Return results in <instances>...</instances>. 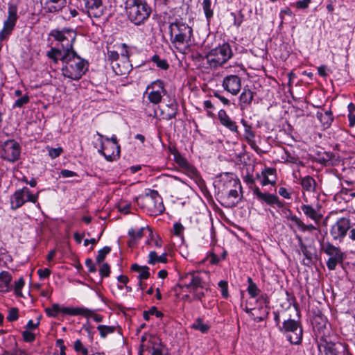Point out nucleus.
I'll return each instance as SVG.
<instances>
[{"mask_svg":"<svg viewBox=\"0 0 355 355\" xmlns=\"http://www.w3.org/2000/svg\"><path fill=\"white\" fill-rule=\"evenodd\" d=\"M170 40L173 45L180 52H184L188 49L193 30L186 23L175 21L170 24L169 27Z\"/></svg>","mask_w":355,"mask_h":355,"instance_id":"obj_1","label":"nucleus"},{"mask_svg":"<svg viewBox=\"0 0 355 355\" xmlns=\"http://www.w3.org/2000/svg\"><path fill=\"white\" fill-rule=\"evenodd\" d=\"M206 272H188L180 277V282L177 286L180 288H185L194 296L201 300L205 296V290H207V283L205 278L207 277Z\"/></svg>","mask_w":355,"mask_h":355,"instance_id":"obj_2","label":"nucleus"},{"mask_svg":"<svg viewBox=\"0 0 355 355\" xmlns=\"http://www.w3.org/2000/svg\"><path fill=\"white\" fill-rule=\"evenodd\" d=\"M62 69L64 76L71 80H79L87 71L88 62L77 55L76 52L66 53L62 58Z\"/></svg>","mask_w":355,"mask_h":355,"instance_id":"obj_3","label":"nucleus"},{"mask_svg":"<svg viewBox=\"0 0 355 355\" xmlns=\"http://www.w3.org/2000/svg\"><path fill=\"white\" fill-rule=\"evenodd\" d=\"M125 10L129 20L137 26L144 24L151 13V8L146 0H126Z\"/></svg>","mask_w":355,"mask_h":355,"instance_id":"obj_4","label":"nucleus"},{"mask_svg":"<svg viewBox=\"0 0 355 355\" xmlns=\"http://www.w3.org/2000/svg\"><path fill=\"white\" fill-rule=\"evenodd\" d=\"M136 201L141 209L151 216L160 215L165 210L162 198L155 190L148 189L144 195L137 198Z\"/></svg>","mask_w":355,"mask_h":355,"instance_id":"obj_5","label":"nucleus"},{"mask_svg":"<svg viewBox=\"0 0 355 355\" xmlns=\"http://www.w3.org/2000/svg\"><path fill=\"white\" fill-rule=\"evenodd\" d=\"M140 355H168L157 334H144L141 338Z\"/></svg>","mask_w":355,"mask_h":355,"instance_id":"obj_6","label":"nucleus"},{"mask_svg":"<svg viewBox=\"0 0 355 355\" xmlns=\"http://www.w3.org/2000/svg\"><path fill=\"white\" fill-rule=\"evenodd\" d=\"M232 55L230 46L225 43L211 49L206 55V59L209 66L215 69L223 65Z\"/></svg>","mask_w":355,"mask_h":355,"instance_id":"obj_7","label":"nucleus"},{"mask_svg":"<svg viewBox=\"0 0 355 355\" xmlns=\"http://www.w3.org/2000/svg\"><path fill=\"white\" fill-rule=\"evenodd\" d=\"M220 182H223V187L225 188L234 187V189H230L228 193L225 202L227 204L226 206L228 207L236 206L239 202V193L237 189H241L239 180L236 178L234 174L226 173L220 175Z\"/></svg>","mask_w":355,"mask_h":355,"instance_id":"obj_8","label":"nucleus"},{"mask_svg":"<svg viewBox=\"0 0 355 355\" xmlns=\"http://www.w3.org/2000/svg\"><path fill=\"white\" fill-rule=\"evenodd\" d=\"M50 35L60 44L64 51L66 53L76 52L73 50V45L77 33L74 30L70 28L53 30Z\"/></svg>","mask_w":355,"mask_h":355,"instance_id":"obj_9","label":"nucleus"},{"mask_svg":"<svg viewBox=\"0 0 355 355\" xmlns=\"http://www.w3.org/2000/svg\"><path fill=\"white\" fill-rule=\"evenodd\" d=\"M17 7L14 4H9L8 17L3 23V29L0 31V51L2 48L1 42L7 40L11 35L17 20Z\"/></svg>","mask_w":355,"mask_h":355,"instance_id":"obj_10","label":"nucleus"},{"mask_svg":"<svg viewBox=\"0 0 355 355\" xmlns=\"http://www.w3.org/2000/svg\"><path fill=\"white\" fill-rule=\"evenodd\" d=\"M97 135L101 139V148L98 150V153L103 155L107 161H112L116 157H119L120 147L117 145V138L115 136H112L111 138L106 137V141H111L112 144L105 146L102 139L103 135L96 132Z\"/></svg>","mask_w":355,"mask_h":355,"instance_id":"obj_11","label":"nucleus"},{"mask_svg":"<svg viewBox=\"0 0 355 355\" xmlns=\"http://www.w3.org/2000/svg\"><path fill=\"white\" fill-rule=\"evenodd\" d=\"M1 157L8 162H15L19 159L21 153L19 144L14 139H8L3 143Z\"/></svg>","mask_w":355,"mask_h":355,"instance_id":"obj_12","label":"nucleus"},{"mask_svg":"<svg viewBox=\"0 0 355 355\" xmlns=\"http://www.w3.org/2000/svg\"><path fill=\"white\" fill-rule=\"evenodd\" d=\"M145 94L148 95V99L153 104H158L162 101V97L166 94L164 83L161 80H156L148 85Z\"/></svg>","mask_w":355,"mask_h":355,"instance_id":"obj_13","label":"nucleus"},{"mask_svg":"<svg viewBox=\"0 0 355 355\" xmlns=\"http://www.w3.org/2000/svg\"><path fill=\"white\" fill-rule=\"evenodd\" d=\"M38 198L37 195L31 193L27 187L17 190L11 197V207L13 209H17L21 207L26 202H35Z\"/></svg>","mask_w":355,"mask_h":355,"instance_id":"obj_14","label":"nucleus"},{"mask_svg":"<svg viewBox=\"0 0 355 355\" xmlns=\"http://www.w3.org/2000/svg\"><path fill=\"white\" fill-rule=\"evenodd\" d=\"M46 314L51 317L56 316L58 313L62 312L64 314L69 315H89L92 313V311L85 308H71V307H62L61 308L58 304H53L51 307L46 308L45 310Z\"/></svg>","mask_w":355,"mask_h":355,"instance_id":"obj_15","label":"nucleus"},{"mask_svg":"<svg viewBox=\"0 0 355 355\" xmlns=\"http://www.w3.org/2000/svg\"><path fill=\"white\" fill-rule=\"evenodd\" d=\"M80 3L89 17L100 18L104 14L102 0H80Z\"/></svg>","mask_w":355,"mask_h":355,"instance_id":"obj_16","label":"nucleus"},{"mask_svg":"<svg viewBox=\"0 0 355 355\" xmlns=\"http://www.w3.org/2000/svg\"><path fill=\"white\" fill-rule=\"evenodd\" d=\"M113 71L117 76H126L132 70V64L129 60L128 51L121 53V59L118 62H114L111 65Z\"/></svg>","mask_w":355,"mask_h":355,"instance_id":"obj_17","label":"nucleus"},{"mask_svg":"<svg viewBox=\"0 0 355 355\" xmlns=\"http://www.w3.org/2000/svg\"><path fill=\"white\" fill-rule=\"evenodd\" d=\"M349 229L350 220L347 218H341L331 226L330 234L334 239H342Z\"/></svg>","mask_w":355,"mask_h":355,"instance_id":"obj_18","label":"nucleus"},{"mask_svg":"<svg viewBox=\"0 0 355 355\" xmlns=\"http://www.w3.org/2000/svg\"><path fill=\"white\" fill-rule=\"evenodd\" d=\"M222 86L225 91L236 96L241 89V80L238 76L229 75L223 78Z\"/></svg>","mask_w":355,"mask_h":355,"instance_id":"obj_19","label":"nucleus"},{"mask_svg":"<svg viewBox=\"0 0 355 355\" xmlns=\"http://www.w3.org/2000/svg\"><path fill=\"white\" fill-rule=\"evenodd\" d=\"M253 194L261 202H264L270 206L275 205L278 207H282L283 206L282 203L276 195L262 192L259 187L253 188Z\"/></svg>","mask_w":355,"mask_h":355,"instance_id":"obj_20","label":"nucleus"},{"mask_svg":"<svg viewBox=\"0 0 355 355\" xmlns=\"http://www.w3.org/2000/svg\"><path fill=\"white\" fill-rule=\"evenodd\" d=\"M320 208L321 207L319 205H317L315 208L308 204H304L301 206V209L304 214L307 218L313 220L317 225L320 224L323 217V215L320 211Z\"/></svg>","mask_w":355,"mask_h":355,"instance_id":"obj_21","label":"nucleus"},{"mask_svg":"<svg viewBox=\"0 0 355 355\" xmlns=\"http://www.w3.org/2000/svg\"><path fill=\"white\" fill-rule=\"evenodd\" d=\"M218 119L220 123L230 131L233 132H238V126L236 125V123L232 121L227 114L225 110H220L218 112Z\"/></svg>","mask_w":355,"mask_h":355,"instance_id":"obj_22","label":"nucleus"},{"mask_svg":"<svg viewBox=\"0 0 355 355\" xmlns=\"http://www.w3.org/2000/svg\"><path fill=\"white\" fill-rule=\"evenodd\" d=\"M253 98L254 92L248 88H243V92L239 96V106L241 110H245L250 106Z\"/></svg>","mask_w":355,"mask_h":355,"instance_id":"obj_23","label":"nucleus"},{"mask_svg":"<svg viewBox=\"0 0 355 355\" xmlns=\"http://www.w3.org/2000/svg\"><path fill=\"white\" fill-rule=\"evenodd\" d=\"M44 8L50 12H55L60 10L65 4V0H41Z\"/></svg>","mask_w":355,"mask_h":355,"instance_id":"obj_24","label":"nucleus"},{"mask_svg":"<svg viewBox=\"0 0 355 355\" xmlns=\"http://www.w3.org/2000/svg\"><path fill=\"white\" fill-rule=\"evenodd\" d=\"M316 116L324 129L329 128L334 120L331 110L318 111Z\"/></svg>","mask_w":355,"mask_h":355,"instance_id":"obj_25","label":"nucleus"},{"mask_svg":"<svg viewBox=\"0 0 355 355\" xmlns=\"http://www.w3.org/2000/svg\"><path fill=\"white\" fill-rule=\"evenodd\" d=\"M12 279V275L9 272L2 271L0 272V292L6 293L10 290Z\"/></svg>","mask_w":355,"mask_h":355,"instance_id":"obj_26","label":"nucleus"},{"mask_svg":"<svg viewBox=\"0 0 355 355\" xmlns=\"http://www.w3.org/2000/svg\"><path fill=\"white\" fill-rule=\"evenodd\" d=\"M282 329L286 332H295L299 330L300 333H302L300 322L295 319L285 320L283 322Z\"/></svg>","mask_w":355,"mask_h":355,"instance_id":"obj_27","label":"nucleus"},{"mask_svg":"<svg viewBox=\"0 0 355 355\" xmlns=\"http://www.w3.org/2000/svg\"><path fill=\"white\" fill-rule=\"evenodd\" d=\"M300 184H301L304 191L309 193H313L316 189V182L315 180L309 175H306L302 178Z\"/></svg>","mask_w":355,"mask_h":355,"instance_id":"obj_28","label":"nucleus"},{"mask_svg":"<svg viewBox=\"0 0 355 355\" xmlns=\"http://www.w3.org/2000/svg\"><path fill=\"white\" fill-rule=\"evenodd\" d=\"M324 252L328 254L330 257L337 260H343L344 255L340 250L333 245L331 243H328L324 249Z\"/></svg>","mask_w":355,"mask_h":355,"instance_id":"obj_29","label":"nucleus"},{"mask_svg":"<svg viewBox=\"0 0 355 355\" xmlns=\"http://www.w3.org/2000/svg\"><path fill=\"white\" fill-rule=\"evenodd\" d=\"M144 230L145 227H141L138 230L133 228L129 230L128 235L130 237V240L128 241V245L130 247H133L143 237Z\"/></svg>","mask_w":355,"mask_h":355,"instance_id":"obj_30","label":"nucleus"},{"mask_svg":"<svg viewBox=\"0 0 355 355\" xmlns=\"http://www.w3.org/2000/svg\"><path fill=\"white\" fill-rule=\"evenodd\" d=\"M290 220L292 222H293L302 232H312L313 231L317 230L316 227L314 226L313 224L306 225L297 216H291L290 217Z\"/></svg>","mask_w":355,"mask_h":355,"instance_id":"obj_31","label":"nucleus"},{"mask_svg":"<svg viewBox=\"0 0 355 355\" xmlns=\"http://www.w3.org/2000/svg\"><path fill=\"white\" fill-rule=\"evenodd\" d=\"M276 172L275 168H266L262 171V180H261V184L262 186H266L267 184L275 185V180L270 179L268 175H274Z\"/></svg>","mask_w":355,"mask_h":355,"instance_id":"obj_32","label":"nucleus"},{"mask_svg":"<svg viewBox=\"0 0 355 355\" xmlns=\"http://www.w3.org/2000/svg\"><path fill=\"white\" fill-rule=\"evenodd\" d=\"M46 55L56 64L58 60L62 62V58L66 55V52L57 48H51V49L47 52Z\"/></svg>","mask_w":355,"mask_h":355,"instance_id":"obj_33","label":"nucleus"},{"mask_svg":"<svg viewBox=\"0 0 355 355\" xmlns=\"http://www.w3.org/2000/svg\"><path fill=\"white\" fill-rule=\"evenodd\" d=\"M148 263L151 265H155L156 263H166L167 258L166 254L164 253L160 256H158L155 251H151L149 253Z\"/></svg>","mask_w":355,"mask_h":355,"instance_id":"obj_34","label":"nucleus"},{"mask_svg":"<svg viewBox=\"0 0 355 355\" xmlns=\"http://www.w3.org/2000/svg\"><path fill=\"white\" fill-rule=\"evenodd\" d=\"M312 325L315 333H320L324 331L326 322L322 318H315L313 320Z\"/></svg>","mask_w":355,"mask_h":355,"instance_id":"obj_35","label":"nucleus"},{"mask_svg":"<svg viewBox=\"0 0 355 355\" xmlns=\"http://www.w3.org/2000/svg\"><path fill=\"white\" fill-rule=\"evenodd\" d=\"M329 334H323L322 336H321L320 341L318 340V338H315L318 342V347L320 349L321 347H323L324 349H331L332 347L334 345L331 343V341H328L327 338L329 337Z\"/></svg>","mask_w":355,"mask_h":355,"instance_id":"obj_36","label":"nucleus"},{"mask_svg":"<svg viewBox=\"0 0 355 355\" xmlns=\"http://www.w3.org/2000/svg\"><path fill=\"white\" fill-rule=\"evenodd\" d=\"M88 345L84 344L81 340H77L74 343V349L75 350L78 352L81 353L83 355H88L89 354V349H88Z\"/></svg>","mask_w":355,"mask_h":355,"instance_id":"obj_37","label":"nucleus"},{"mask_svg":"<svg viewBox=\"0 0 355 355\" xmlns=\"http://www.w3.org/2000/svg\"><path fill=\"white\" fill-rule=\"evenodd\" d=\"M248 292L249 295H250V297L254 298L258 295L260 291L258 288L256 284L253 282L252 278L248 277Z\"/></svg>","mask_w":355,"mask_h":355,"instance_id":"obj_38","label":"nucleus"},{"mask_svg":"<svg viewBox=\"0 0 355 355\" xmlns=\"http://www.w3.org/2000/svg\"><path fill=\"white\" fill-rule=\"evenodd\" d=\"M211 0H203L202 2V8L206 17V19L208 21H209L210 19L213 17V10L211 8Z\"/></svg>","mask_w":355,"mask_h":355,"instance_id":"obj_39","label":"nucleus"},{"mask_svg":"<svg viewBox=\"0 0 355 355\" xmlns=\"http://www.w3.org/2000/svg\"><path fill=\"white\" fill-rule=\"evenodd\" d=\"M192 327L196 330L200 331L202 333L209 330V326L202 322L201 319L196 320L192 324Z\"/></svg>","mask_w":355,"mask_h":355,"instance_id":"obj_40","label":"nucleus"},{"mask_svg":"<svg viewBox=\"0 0 355 355\" xmlns=\"http://www.w3.org/2000/svg\"><path fill=\"white\" fill-rule=\"evenodd\" d=\"M152 61L156 64L157 67L162 69L166 70L169 67L166 60L164 59L161 60L158 55H154L152 58Z\"/></svg>","mask_w":355,"mask_h":355,"instance_id":"obj_41","label":"nucleus"},{"mask_svg":"<svg viewBox=\"0 0 355 355\" xmlns=\"http://www.w3.org/2000/svg\"><path fill=\"white\" fill-rule=\"evenodd\" d=\"M111 251V248L108 246H105L103 248L101 249L98 252V255L96 258V261L98 263H102L106 255L107 254L110 253V252Z\"/></svg>","mask_w":355,"mask_h":355,"instance_id":"obj_42","label":"nucleus"},{"mask_svg":"<svg viewBox=\"0 0 355 355\" xmlns=\"http://www.w3.org/2000/svg\"><path fill=\"white\" fill-rule=\"evenodd\" d=\"M97 329L99 331L100 333H112L114 331H117L118 333H120L121 331L119 327L116 328L114 326L105 325H98L97 327Z\"/></svg>","mask_w":355,"mask_h":355,"instance_id":"obj_43","label":"nucleus"},{"mask_svg":"<svg viewBox=\"0 0 355 355\" xmlns=\"http://www.w3.org/2000/svg\"><path fill=\"white\" fill-rule=\"evenodd\" d=\"M46 149L48 150L49 155L51 157V159L58 157L63 153V149L62 147L51 148L47 146Z\"/></svg>","mask_w":355,"mask_h":355,"instance_id":"obj_44","label":"nucleus"},{"mask_svg":"<svg viewBox=\"0 0 355 355\" xmlns=\"http://www.w3.org/2000/svg\"><path fill=\"white\" fill-rule=\"evenodd\" d=\"M24 286V279L20 277L15 284L14 291L17 297H22L21 289Z\"/></svg>","mask_w":355,"mask_h":355,"instance_id":"obj_45","label":"nucleus"},{"mask_svg":"<svg viewBox=\"0 0 355 355\" xmlns=\"http://www.w3.org/2000/svg\"><path fill=\"white\" fill-rule=\"evenodd\" d=\"M28 101L29 96L28 95H24L15 101L12 107H22L24 105L27 104Z\"/></svg>","mask_w":355,"mask_h":355,"instance_id":"obj_46","label":"nucleus"},{"mask_svg":"<svg viewBox=\"0 0 355 355\" xmlns=\"http://www.w3.org/2000/svg\"><path fill=\"white\" fill-rule=\"evenodd\" d=\"M302 334H286V339L291 344L297 345L302 341Z\"/></svg>","mask_w":355,"mask_h":355,"instance_id":"obj_47","label":"nucleus"},{"mask_svg":"<svg viewBox=\"0 0 355 355\" xmlns=\"http://www.w3.org/2000/svg\"><path fill=\"white\" fill-rule=\"evenodd\" d=\"M331 153L324 152L323 153L318 155V162L324 166H327V163L329 162Z\"/></svg>","mask_w":355,"mask_h":355,"instance_id":"obj_48","label":"nucleus"},{"mask_svg":"<svg viewBox=\"0 0 355 355\" xmlns=\"http://www.w3.org/2000/svg\"><path fill=\"white\" fill-rule=\"evenodd\" d=\"M218 287L220 289L222 296L225 299L227 298L229 296L227 282L223 280L220 281L218 282Z\"/></svg>","mask_w":355,"mask_h":355,"instance_id":"obj_49","label":"nucleus"},{"mask_svg":"<svg viewBox=\"0 0 355 355\" xmlns=\"http://www.w3.org/2000/svg\"><path fill=\"white\" fill-rule=\"evenodd\" d=\"M121 58L119 57V53L115 51H107V60L110 62V64L112 65V64L114 62H118L120 60Z\"/></svg>","mask_w":355,"mask_h":355,"instance_id":"obj_50","label":"nucleus"},{"mask_svg":"<svg viewBox=\"0 0 355 355\" xmlns=\"http://www.w3.org/2000/svg\"><path fill=\"white\" fill-rule=\"evenodd\" d=\"M244 181L248 185L249 189H251L252 192H253V188L254 187H258L254 184V179L253 175L252 174L248 173L244 177Z\"/></svg>","mask_w":355,"mask_h":355,"instance_id":"obj_51","label":"nucleus"},{"mask_svg":"<svg viewBox=\"0 0 355 355\" xmlns=\"http://www.w3.org/2000/svg\"><path fill=\"white\" fill-rule=\"evenodd\" d=\"M18 309L17 308H12L8 311V315L6 317L8 321H15L18 318Z\"/></svg>","mask_w":355,"mask_h":355,"instance_id":"obj_52","label":"nucleus"},{"mask_svg":"<svg viewBox=\"0 0 355 355\" xmlns=\"http://www.w3.org/2000/svg\"><path fill=\"white\" fill-rule=\"evenodd\" d=\"M139 272L138 278L140 280L147 279L150 277L149 268L146 266H143V268Z\"/></svg>","mask_w":355,"mask_h":355,"instance_id":"obj_53","label":"nucleus"},{"mask_svg":"<svg viewBox=\"0 0 355 355\" xmlns=\"http://www.w3.org/2000/svg\"><path fill=\"white\" fill-rule=\"evenodd\" d=\"M343 260H337L332 258H329L327 261V266L330 270H335L336 266L339 263H342Z\"/></svg>","mask_w":355,"mask_h":355,"instance_id":"obj_54","label":"nucleus"},{"mask_svg":"<svg viewBox=\"0 0 355 355\" xmlns=\"http://www.w3.org/2000/svg\"><path fill=\"white\" fill-rule=\"evenodd\" d=\"M184 227L180 223H175L173 225V234L175 236H180L182 234Z\"/></svg>","mask_w":355,"mask_h":355,"instance_id":"obj_55","label":"nucleus"},{"mask_svg":"<svg viewBox=\"0 0 355 355\" xmlns=\"http://www.w3.org/2000/svg\"><path fill=\"white\" fill-rule=\"evenodd\" d=\"M341 162L340 157L336 154L331 153L329 162L327 163L328 166H337Z\"/></svg>","mask_w":355,"mask_h":355,"instance_id":"obj_56","label":"nucleus"},{"mask_svg":"<svg viewBox=\"0 0 355 355\" xmlns=\"http://www.w3.org/2000/svg\"><path fill=\"white\" fill-rule=\"evenodd\" d=\"M99 273L101 277H108L110 273V266L107 263H103L99 269Z\"/></svg>","mask_w":355,"mask_h":355,"instance_id":"obj_57","label":"nucleus"},{"mask_svg":"<svg viewBox=\"0 0 355 355\" xmlns=\"http://www.w3.org/2000/svg\"><path fill=\"white\" fill-rule=\"evenodd\" d=\"M77 176V174L72 171L67 169H63L60 173V177L64 178H69Z\"/></svg>","mask_w":355,"mask_h":355,"instance_id":"obj_58","label":"nucleus"},{"mask_svg":"<svg viewBox=\"0 0 355 355\" xmlns=\"http://www.w3.org/2000/svg\"><path fill=\"white\" fill-rule=\"evenodd\" d=\"M39 324V322L36 323L33 322L32 320H30L26 325L27 330L23 331L22 333H28V331L35 330Z\"/></svg>","mask_w":355,"mask_h":355,"instance_id":"obj_59","label":"nucleus"},{"mask_svg":"<svg viewBox=\"0 0 355 355\" xmlns=\"http://www.w3.org/2000/svg\"><path fill=\"white\" fill-rule=\"evenodd\" d=\"M37 274L40 279H45L50 275L51 270L48 268H44V269L40 268L37 270Z\"/></svg>","mask_w":355,"mask_h":355,"instance_id":"obj_60","label":"nucleus"},{"mask_svg":"<svg viewBox=\"0 0 355 355\" xmlns=\"http://www.w3.org/2000/svg\"><path fill=\"white\" fill-rule=\"evenodd\" d=\"M85 265L88 268V270L90 272H95L96 271V268L94 261L92 259H87L85 261Z\"/></svg>","mask_w":355,"mask_h":355,"instance_id":"obj_61","label":"nucleus"},{"mask_svg":"<svg viewBox=\"0 0 355 355\" xmlns=\"http://www.w3.org/2000/svg\"><path fill=\"white\" fill-rule=\"evenodd\" d=\"M311 0H300V1H298L296 3V6H297V8L305 9V8H308L309 3H311Z\"/></svg>","mask_w":355,"mask_h":355,"instance_id":"obj_62","label":"nucleus"},{"mask_svg":"<svg viewBox=\"0 0 355 355\" xmlns=\"http://www.w3.org/2000/svg\"><path fill=\"white\" fill-rule=\"evenodd\" d=\"M251 127L248 126V128H245V139L247 140V142L253 140L254 137V133L250 130Z\"/></svg>","mask_w":355,"mask_h":355,"instance_id":"obj_63","label":"nucleus"},{"mask_svg":"<svg viewBox=\"0 0 355 355\" xmlns=\"http://www.w3.org/2000/svg\"><path fill=\"white\" fill-rule=\"evenodd\" d=\"M279 194L284 197V198L286 199H290L291 198V194L290 193L287 191V189L284 187H280L279 189V191H278Z\"/></svg>","mask_w":355,"mask_h":355,"instance_id":"obj_64","label":"nucleus"}]
</instances>
